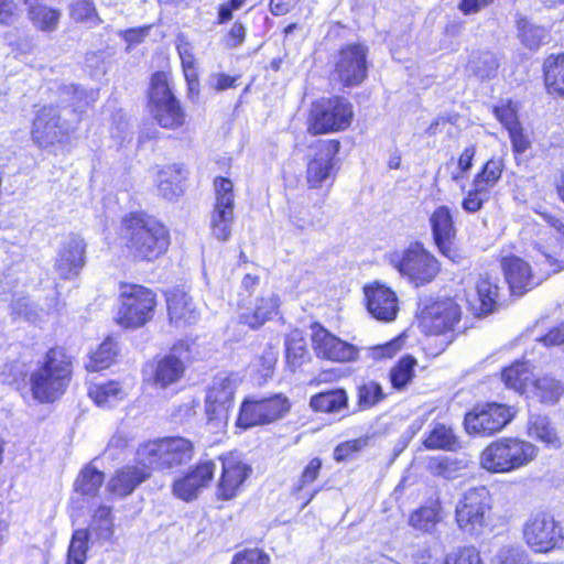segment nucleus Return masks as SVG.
Masks as SVG:
<instances>
[{
    "label": "nucleus",
    "mask_w": 564,
    "mask_h": 564,
    "mask_svg": "<svg viewBox=\"0 0 564 564\" xmlns=\"http://www.w3.org/2000/svg\"><path fill=\"white\" fill-rule=\"evenodd\" d=\"M120 238L129 254L137 260L152 261L169 247V231L155 218L145 214L131 213L122 218Z\"/></svg>",
    "instance_id": "f257e3e1"
},
{
    "label": "nucleus",
    "mask_w": 564,
    "mask_h": 564,
    "mask_svg": "<svg viewBox=\"0 0 564 564\" xmlns=\"http://www.w3.org/2000/svg\"><path fill=\"white\" fill-rule=\"evenodd\" d=\"M539 448L531 442L518 437H500L491 442L481 452V468L492 474H507L532 463Z\"/></svg>",
    "instance_id": "f03ea898"
},
{
    "label": "nucleus",
    "mask_w": 564,
    "mask_h": 564,
    "mask_svg": "<svg viewBox=\"0 0 564 564\" xmlns=\"http://www.w3.org/2000/svg\"><path fill=\"white\" fill-rule=\"evenodd\" d=\"M70 375V361L62 349H51L43 365L32 373L31 386L35 399L52 402L65 391Z\"/></svg>",
    "instance_id": "7ed1b4c3"
},
{
    "label": "nucleus",
    "mask_w": 564,
    "mask_h": 564,
    "mask_svg": "<svg viewBox=\"0 0 564 564\" xmlns=\"http://www.w3.org/2000/svg\"><path fill=\"white\" fill-rule=\"evenodd\" d=\"M388 260L402 276L416 286L432 282L441 270L437 259L420 242L392 251L388 254Z\"/></svg>",
    "instance_id": "20e7f679"
},
{
    "label": "nucleus",
    "mask_w": 564,
    "mask_h": 564,
    "mask_svg": "<svg viewBox=\"0 0 564 564\" xmlns=\"http://www.w3.org/2000/svg\"><path fill=\"white\" fill-rule=\"evenodd\" d=\"M352 117V105L345 97L321 98L312 104L307 129L313 135L343 131L350 126Z\"/></svg>",
    "instance_id": "39448f33"
},
{
    "label": "nucleus",
    "mask_w": 564,
    "mask_h": 564,
    "mask_svg": "<svg viewBox=\"0 0 564 564\" xmlns=\"http://www.w3.org/2000/svg\"><path fill=\"white\" fill-rule=\"evenodd\" d=\"M237 384L238 378L234 375L219 373L214 377L205 400L206 424L212 433L226 430Z\"/></svg>",
    "instance_id": "423d86ee"
},
{
    "label": "nucleus",
    "mask_w": 564,
    "mask_h": 564,
    "mask_svg": "<svg viewBox=\"0 0 564 564\" xmlns=\"http://www.w3.org/2000/svg\"><path fill=\"white\" fill-rule=\"evenodd\" d=\"M156 306L155 294L137 284L122 285L117 322L126 328H137L148 323Z\"/></svg>",
    "instance_id": "0eeeda50"
},
{
    "label": "nucleus",
    "mask_w": 564,
    "mask_h": 564,
    "mask_svg": "<svg viewBox=\"0 0 564 564\" xmlns=\"http://www.w3.org/2000/svg\"><path fill=\"white\" fill-rule=\"evenodd\" d=\"M149 108L156 122L164 129H177L185 122V113L172 94L165 73L152 76Z\"/></svg>",
    "instance_id": "6e6552de"
},
{
    "label": "nucleus",
    "mask_w": 564,
    "mask_h": 564,
    "mask_svg": "<svg viewBox=\"0 0 564 564\" xmlns=\"http://www.w3.org/2000/svg\"><path fill=\"white\" fill-rule=\"evenodd\" d=\"M491 509V496L484 487H475L464 492L455 508L457 525L469 534L479 533L486 525V518Z\"/></svg>",
    "instance_id": "1a4fd4ad"
},
{
    "label": "nucleus",
    "mask_w": 564,
    "mask_h": 564,
    "mask_svg": "<svg viewBox=\"0 0 564 564\" xmlns=\"http://www.w3.org/2000/svg\"><path fill=\"white\" fill-rule=\"evenodd\" d=\"M368 48L362 44H348L334 56L333 80L340 86L357 87L367 78Z\"/></svg>",
    "instance_id": "9d476101"
},
{
    "label": "nucleus",
    "mask_w": 564,
    "mask_h": 564,
    "mask_svg": "<svg viewBox=\"0 0 564 564\" xmlns=\"http://www.w3.org/2000/svg\"><path fill=\"white\" fill-rule=\"evenodd\" d=\"M215 203L210 214V231L219 241H227L231 236L235 220L234 184L226 177L214 181Z\"/></svg>",
    "instance_id": "9b49d317"
},
{
    "label": "nucleus",
    "mask_w": 564,
    "mask_h": 564,
    "mask_svg": "<svg viewBox=\"0 0 564 564\" xmlns=\"http://www.w3.org/2000/svg\"><path fill=\"white\" fill-rule=\"evenodd\" d=\"M291 409L289 399L274 394L260 400H246L241 404L237 425L242 429L269 424L284 417Z\"/></svg>",
    "instance_id": "f8f14e48"
},
{
    "label": "nucleus",
    "mask_w": 564,
    "mask_h": 564,
    "mask_svg": "<svg viewBox=\"0 0 564 564\" xmlns=\"http://www.w3.org/2000/svg\"><path fill=\"white\" fill-rule=\"evenodd\" d=\"M523 538L534 552L546 553L563 541V533L562 528L551 514L539 512L525 522Z\"/></svg>",
    "instance_id": "ddd939ff"
},
{
    "label": "nucleus",
    "mask_w": 564,
    "mask_h": 564,
    "mask_svg": "<svg viewBox=\"0 0 564 564\" xmlns=\"http://www.w3.org/2000/svg\"><path fill=\"white\" fill-rule=\"evenodd\" d=\"M70 129L67 120L62 119L57 107L44 106L33 120L32 138L39 147L47 149L64 142Z\"/></svg>",
    "instance_id": "4468645a"
},
{
    "label": "nucleus",
    "mask_w": 564,
    "mask_h": 564,
    "mask_svg": "<svg viewBox=\"0 0 564 564\" xmlns=\"http://www.w3.org/2000/svg\"><path fill=\"white\" fill-rule=\"evenodd\" d=\"M514 415L516 410L511 406L488 403L477 406L465 416V429L469 434L491 435L501 431Z\"/></svg>",
    "instance_id": "2eb2a0df"
},
{
    "label": "nucleus",
    "mask_w": 564,
    "mask_h": 564,
    "mask_svg": "<svg viewBox=\"0 0 564 564\" xmlns=\"http://www.w3.org/2000/svg\"><path fill=\"white\" fill-rule=\"evenodd\" d=\"M312 347L318 358L335 362H352L359 357V348L341 340L323 326H312Z\"/></svg>",
    "instance_id": "dca6fc26"
},
{
    "label": "nucleus",
    "mask_w": 564,
    "mask_h": 564,
    "mask_svg": "<svg viewBox=\"0 0 564 564\" xmlns=\"http://www.w3.org/2000/svg\"><path fill=\"white\" fill-rule=\"evenodd\" d=\"M219 460L221 462V474L217 484L216 496L220 500H230L238 495L252 469L236 452L221 455Z\"/></svg>",
    "instance_id": "f3484780"
},
{
    "label": "nucleus",
    "mask_w": 564,
    "mask_h": 564,
    "mask_svg": "<svg viewBox=\"0 0 564 564\" xmlns=\"http://www.w3.org/2000/svg\"><path fill=\"white\" fill-rule=\"evenodd\" d=\"M460 318V308L452 299H442L425 304L420 322L427 334L440 335L452 330Z\"/></svg>",
    "instance_id": "a211bd4d"
},
{
    "label": "nucleus",
    "mask_w": 564,
    "mask_h": 564,
    "mask_svg": "<svg viewBox=\"0 0 564 564\" xmlns=\"http://www.w3.org/2000/svg\"><path fill=\"white\" fill-rule=\"evenodd\" d=\"M339 142L327 140L319 142L313 158L308 161L306 180L312 188L321 187L334 175V160L339 151Z\"/></svg>",
    "instance_id": "6ab92c4d"
},
{
    "label": "nucleus",
    "mask_w": 564,
    "mask_h": 564,
    "mask_svg": "<svg viewBox=\"0 0 564 564\" xmlns=\"http://www.w3.org/2000/svg\"><path fill=\"white\" fill-rule=\"evenodd\" d=\"M368 312L378 321L391 322L399 312V300L393 290L375 282L364 288Z\"/></svg>",
    "instance_id": "aec40b11"
},
{
    "label": "nucleus",
    "mask_w": 564,
    "mask_h": 564,
    "mask_svg": "<svg viewBox=\"0 0 564 564\" xmlns=\"http://www.w3.org/2000/svg\"><path fill=\"white\" fill-rule=\"evenodd\" d=\"M85 240L77 235L68 237L64 241L55 261L54 269L56 274L64 280L77 276L85 265Z\"/></svg>",
    "instance_id": "412c9836"
},
{
    "label": "nucleus",
    "mask_w": 564,
    "mask_h": 564,
    "mask_svg": "<svg viewBox=\"0 0 564 564\" xmlns=\"http://www.w3.org/2000/svg\"><path fill=\"white\" fill-rule=\"evenodd\" d=\"M216 464L213 460L200 462L184 477L173 484V494L184 500L191 501L198 497L214 478Z\"/></svg>",
    "instance_id": "4be33fe9"
},
{
    "label": "nucleus",
    "mask_w": 564,
    "mask_h": 564,
    "mask_svg": "<svg viewBox=\"0 0 564 564\" xmlns=\"http://www.w3.org/2000/svg\"><path fill=\"white\" fill-rule=\"evenodd\" d=\"M187 351L184 344L175 345L170 355L161 358L154 366L152 383L155 388L166 389L178 382L185 372V365L182 359V350Z\"/></svg>",
    "instance_id": "5701e85b"
},
{
    "label": "nucleus",
    "mask_w": 564,
    "mask_h": 564,
    "mask_svg": "<svg viewBox=\"0 0 564 564\" xmlns=\"http://www.w3.org/2000/svg\"><path fill=\"white\" fill-rule=\"evenodd\" d=\"M167 311L175 327H185L197 323L199 311L193 299L182 290H173L167 296Z\"/></svg>",
    "instance_id": "b1692460"
},
{
    "label": "nucleus",
    "mask_w": 564,
    "mask_h": 564,
    "mask_svg": "<svg viewBox=\"0 0 564 564\" xmlns=\"http://www.w3.org/2000/svg\"><path fill=\"white\" fill-rule=\"evenodd\" d=\"M432 234L438 250L446 257H451L452 243L456 236L453 216L448 207H437L430 217Z\"/></svg>",
    "instance_id": "393cba45"
},
{
    "label": "nucleus",
    "mask_w": 564,
    "mask_h": 564,
    "mask_svg": "<svg viewBox=\"0 0 564 564\" xmlns=\"http://www.w3.org/2000/svg\"><path fill=\"white\" fill-rule=\"evenodd\" d=\"M502 269L513 294L522 295L538 284L534 282L529 263L518 257L505 258Z\"/></svg>",
    "instance_id": "a878e982"
},
{
    "label": "nucleus",
    "mask_w": 564,
    "mask_h": 564,
    "mask_svg": "<svg viewBox=\"0 0 564 564\" xmlns=\"http://www.w3.org/2000/svg\"><path fill=\"white\" fill-rule=\"evenodd\" d=\"M150 478V471L137 465H127L118 469L108 482V489L117 496L126 497Z\"/></svg>",
    "instance_id": "bb28decb"
},
{
    "label": "nucleus",
    "mask_w": 564,
    "mask_h": 564,
    "mask_svg": "<svg viewBox=\"0 0 564 564\" xmlns=\"http://www.w3.org/2000/svg\"><path fill=\"white\" fill-rule=\"evenodd\" d=\"M280 297L275 293H269L258 297L251 311L240 315L241 322L251 328H259L279 314Z\"/></svg>",
    "instance_id": "cd10ccee"
},
{
    "label": "nucleus",
    "mask_w": 564,
    "mask_h": 564,
    "mask_svg": "<svg viewBox=\"0 0 564 564\" xmlns=\"http://www.w3.org/2000/svg\"><path fill=\"white\" fill-rule=\"evenodd\" d=\"M563 392L564 387L558 380L550 376H543L532 379L525 395L543 404H554L560 400Z\"/></svg>",
    "instance_id": "c85d7f7f"
},
{
    "label": "nucleus",
    "mask_w": 564,
    "mask_h": 564,
    "mask_svg": "<svg viewBox=\"0 0 564 564\" xmlns=\"http://www.w3.org/2000/svg\"><path fill=\"white\" fill-rule=\"evenodd\" d=\"M161 440L166 468L186 464L193 458L194 446L189 440L184 437H164Z\"/></svg>",
    "instance_id": "c756f323"
},
{
    "label": "nucleus",
    "mask_w": 564,
    "mask_h": 564,
    "mask_svg": "<svg viewBox=\"0 0 564 564\" xmlns=\"http://www.w3.org/2000/svg\"><path fill=\"white\" fill-rule=\"evenodd\" d=\"M527 430L530 437L544 443L549 447L560 448L562 446L556 429L545 415L530 414Z\"/></svg>",
    "instance_id": "7c9ffc66"
},
{
    "label": "nucleus",
    "mask_w": 564,
    "mask_h": 564,
    "mask_svg": "<svg viewBox=\"0 0 564 564\" xmlns=\"http://www.w3.org/2000/svg\"><path fill=\"white\" fill-rule=\"evenodd\" d=\"M88 395L98 406L111 408L122 401L127 393L120 382L110 380L91 383L88 388Z\"/></svg>",
    "instance_id": "2f4dec72"
},
{
    "label": "nucleus",
    "mask_w": 564,
    "mask_h": 564,
    "mask_svg": "<svg viewBox=\"0 0 564 564\" xmlns=\"http://www.w3.org/2000/svg\"><path fill=\"white\" fill-rule=\"evenodd\" d=\"M185 178L183 167L181 165H169L158 173V188L161 195L173 200L183 193L182 183Z\"/></svg>",
    "instance_id": "473e14b6"
},
{
    "label": "nucleus",
    "mask_w": 564,
    "mask_h": 564,
    "mask_svg": "<svg viewBox=\"0 0 564 564\" xmlns=\"http://www.w3.org/2000/svg\"><path fill=\"white\" fill-rule=\"evenodd\" d=\"M163 453L161 438L148 441L138 447L135 453V463L142 469H148L150 475L153 470L166 469Z\"/></svg>",
    "instance_id": "72a5a7b5"
},
{
    "label": "nucleus",
    "mask_w": 564,
    "mask_h": 564,
    "mask_svg": "<svg viewBox=\"0 0 564 564\" xmlns=\"http://www.w3.org/2000/svg\"><path fill=\"white\" fill-rule=\"evenodd\" d=\"M176 50L182 62L183 73L188 86V93L192 97L197 96L198 73L192 45L185 40L184 36H178L176 41Z\"/></svg>",
    "instance_id": "f704fd0d"
},
{
    "label": "nucleus",
    "mask_w": 564,
    "mask_h": 564,
    "mask_svg": "<svg viewBox=\"0 0 564 564\" xmlns=\"http://www.w3.org/2000/svg\"><path fill=\"white\" fill-rule=\"evenodd\" d=\"M310 405L317 412L339 413L341 410L347 409L348 397L343 389L329 390L313 395Z\"/></svg>",
    "instance_id": "c9c22d12"
},
{
    "label": "nucleus",
    "mask_w": 564,
    "mask_h": 564,
    "mask_svg": "<svg viewBox=\"0 0 564 564\" xmlns=\"http://www.w3.org/2000/svg\"><path fill=\"white\" fill-rule=\"evenodd\" d=\"M441 511L440 502L432 501L430 505L413 511L410 514L409 524L415 530L432 532L442 519Z\"/></svg>",
    "instance_id": "e433bc0d"
},
{
    "label": "nucleus",
    "mask_w": 564,
    "mask_h": 564,
    "mask_svg": "<svg viewBox=\"0 0 564 564\" xmlns=\"http://www.w3.org/2000/svg\"><path fill=\"white\" fill-rule=\"evenodd\" d=\"M544 79L550 94L564 96V54L545 59Z\"/></svg>",
    "instance_id": "4c0bfd02"
},
{
    "label": "nucleus",
    "mask_w": 564,
    "mask_h": 564,
    "mask_svg": "<svg viewBox=\"0 0 564 564\" xmlns=\"http://www.w3.org/2000/svg\"><path fill=\"white\" fill-rule=\"evenodd\" d=\"M423 444L427 449L455 451L459 447L458 437L454 434L452 427L442 423L433 424Z\"/></svg>",
    "instance_id": "58836bf2"
},
{
    "label": "nucleus",
    "mask_w": 564,
    "mask_h": 564,
    "mask_svg": "<svg viewBox=\"0 0 564 564\" xmlns=\"http://www.w3.org/2000/svg\"><path fill=\"white\" fill-rule=\"evenodd\" d=\"M476 294L479 302V312L489 314L494 312L499 296V286L490 275H481L476 284Z\"/></svg>",
    "instance_id": "ea45409f"
},
{
    "label": "nucleus",
    "mask_w": 564,
    "mask_h": 564,
    "mask_svg": "<svg viewBox=\"0 0 564 564\" xmlns=\"http://www.w3.org/2000/svg\"><path fill=\"white\" fill-rule=\"evenodd\" d=\"M502 171L503 163L501 159L492 158L488 160L475 175L473 186L480 187L490 194L491 188H494L501 178Z\"/></svg>",
    "instance_id": "a19ab883"
},
{
    "label": "nucleus",
    "mask_w": 564,
    "mask_h": 564,
    "mask_svg": "<svg viewBox=\"0 0 564 564\" xmlns=\"http://www.w3.org/2000/svg\"><path fill=\"white\" fill-rule=\"evenodd\" d=\"M502 381L505 384L521 394H525L530 382L532 381V375L525 362H516L502 371Z\"/></svg>",
    "instance_id": "79ce46f5"
},
{
    "label": "nucleus",
    "mask_w": 564,
    "mask_h": 564,
    "mask_svg": "<svg viewBox=\"0 0 564 564\" xmlns=\"http://www.w3.org/2000/svg\"><path fill=\"white\" fill-rule=\"evenodd\" d=\"M117 352V343L112 338L105 339L97 350L90 355L89 361L86 364V369L89 371H99L108 368L115 360Z\"/></svg>",
    "instance_id": "37998d69"
},
{
    "label": "nucleus",
    "mask_w": 564,
    "mask_h": 564,
    "mask_svg": "<svg viewBox=\"0 0 564 564\" xmlns=\"http://www.w3.org/2000/svg\"><path fill=\"white\" fill-rule=\"evenodd\" d=\"M102 482L104 474L89 464L79 473L74 486L76 492L86 496H95Z\"/></svg>",
    "instance_id": "c03bdc74"
},
{
    "label": "nucleus",
    "mask_w": 564,
    "mask_h": 564,
    "mask_svg": "<svg viewBox=\"0 0 564 564\" xmlns=\"http://www.w3.org/2000/svg\"><path fill=\"white\" fill-rule=\"evenodd\" d=\"M417 361L414 357L406 355L390 370V381L394 389L403 390L414 377V367Z\"/></svg>",
    "instance_id": "a18cd8bd"
},
{
    "label": "nucleus",
    "mask_w": 564,
    "mask_h": 564,
    "mask_svg": "<svg viewBox=\"0 0 564 564\" xmlns=\"http://www.w3.org/2000/svg\"><path fill=\"white\" fill-rule=\"evenodd\" d=\"M29 17L33 24L42 31H54L61 18L58 10L36 4L30 8Z\"/></svg>",
    "instance_id": "49530a36"
},
{
    "label": "nucleus",
    "mask_w": 564,
    "mask_h": 564,
    "mask_svg": "<svg viewBox=\"0 0 564 564\" xmlns=\"http://www.w3.org/2000/svg\"><path fill=\"white\" fill-rule=\"evenodd\" d=\"M498 59L490 52L474 54L468 63V69L480 79L490 78L497 73Z\"/></svg>",
    "instance_id": "de8ad7c7"
},
{
    "label": "nucleus",
    "mask_w": 564,
    "mask_h": 564,
    "mask_svg": "<svg viewBox=\"0 0 564 564\" xmlns=\"http://www.w3.org/2000/svg\"><path fill=\"white\" fill-rule=\"evenodd\" d=\"M90 532L98 541H108L113 534L111 510L108 507H99L90 523Z\"/></svg>",
    "instance_id": "09e8293b"
},
{
    "label": "nucleus",
    "mask_w": 564,
    "mask_h": 564,
    "mask_svg": "<svg viewBox=\"0 0 564 564\" xmlns=\"http://www.w3.org/2000/svg\"><path fill=\"white\" fill-rule=\"evenodd\" d=\"M89 531L76 530L69 543L66 564H85L87 560Z\"/></svg>",
    "instance_id": "8fccbe9b"
},
{
    "label": "nucleus",
    "mask_w": 564,
    "mask_h": 564,
    "mask_svg": "<svg viewBox=\"0 0 564 564\" xmlns=\"http://www.w3.org/2000/svg\"><path fill=\"white\" fill-rule=\"evenodd\" d=\"M70 15L75 21L87 23L89 26H96L101 22L93 0H73Z\"/></svg>",
    "instance_id": "3c124183"
},
{
    "label": "nucleus",
    "mask_w": 564,
    "mask_h": 564,
    "mask_svg": "<svg viewBox=\"0 0 564 564\" xmlns=\"http://www.w3.org/2000/svg\"><path fill=\"white\" fill-rule=\"evenodd\" d=\"M491 564H529V558L522 547L507 545L495 554Z\"/></svg>",
    "instance_id": "603ef678"
},
{
    "label": "nucleus",
    "mask_w": 564,
    "mask_h": 564,
    "mask_svg": "<svg viewBox=\"0 0 564 564\" xmlns=\"http://www.w3.org/2000/svg\"><path fill=\"white\" fill-rule=\"evenodd\" d=\"M384 398L381 386L376 381H368L359 387L358 400L362 408H370Z\"/></svg>",
    "instance_id": "864d4df0"
},
{
    "label": "nucleus",
    "mask_w": 564,
    "mask_h": 564,
    "mask_svg": "<svg viewBox=\"0 0 564 564\" xmlns=\"http://www.w3.org/2000/svg\"><path fill=\"white\" fill-rule=\"evenodd\" d=\"M430 469L436 476H441L445 479H455L459 476L462 466L456 459L443 457L432 460L430 463Z\"/></svg>",
    "instance_id": "5fc2aeb1"
},
{
    "label": "nucleus",
    "mask_w": 564,
    "mask_h": 564,
    "mask_svg": "<svg viewBox=\"0 0 564 564\" xmlns=\"http://www.w3.org/2000/svg\"><path fill=\"white\" fill-rule=\"evenodd\" d=\"M444 564H484L478 550L465 546L446 554Z\"/></svg>",
    "instance_id": "6e6d98bb"
},
{
    "label": "nucleus",
    "mask_w": 564,
    "mask_h": 564,
    "mask_svg": "<svg viewBox=\"0 0 564 564\" xmlns=\"http://www.w3.org/2000/svg\"><path fill=\"white\" fill-rule=\"evenodd\" d=\"M401 347L402 340L400 338H394L388 343L367 347L365 349L369 358H372L373 360H384L390 359L397 355L398 351L401 350Z\"/></svg>",
    "instance_id": "4d7b16f0"
},
{
    "label": "nucleus",
    "mask_w": 564,
    "mask_h": 564,
    "mask_svg": "<svg viewBox=\"0 0 564 564\" xmlns=\"http://www.w3.org/2000/svg\"><path fill=\"white\" fill-rule=\"evenodd\" d=\"M494 113L507 130L519 124L517 106L511 100H502L500 105L495 106Z\"/></svg>",
    "instance_id": "13d9d810"
},
{
    "label": "nucleus",
    "mask_w": 564,
    "mask_h": 564,
    "mask_svg": "<svg viewBox=\"0 0 564 564\" xmlns=\"http://www.w3.org/2000/svg\"><path fill=\"white\" fill-rule=\"evenodd\" d=\"M490 197V194L480 187H476L471 185V189L467 192V195L462 202V207L467 213H477L484 206V203L487 202Z\"/></svg>",
    "instance_id": "bf43d9fd"
},
{
    "label": "nucleus",
    "mask_w": 564,
    "mask_h": 564,
    "mask_svg": "<svg viewBox=\"0 0 564 564\" xmlns=\"http://www.w3.org/2000/svg\"><path fill=\"white\" fill-rule=\"evenodd\" d=\"M520 36L522 43L530 50L538 48L545 39V30L541 26L524 23L520 25Z\"/></svg>",
    "instance_id": "052dcab7"
},
{
    "label": "nucleus",
    "mask_w": 564,
    "mask_h": 564,
    "mask_svg": "<svg viewBox=\"0 0 564 564\" xmlns=\"http://www.w3.org/2000/svg\"><path fill=\"white\" fill-rule=\"evenodd\" d=\"M367 437H359L340 443L334 449V458L337 462L349 459L355 453H358L367 445Z\"/></svg>",
    "instance_id": "680f3d73"
},
{
    "label": "nucleus",
    "mask_w": 564,
    "mask_h": 564,
    "mask_svg": "<svg viewBox=\"0 0 564 564\" xmlns=\"http://www.w3.org/2000/svg\"><path fill=\"white\" fill-rule=\"evenodd\" d=\"M61 102L68 104L74 111H83L87 105L85 101V91L74 85L64 86L61 93Z\"/></svg>",
    "instance_id": "e2e57ef3"
},
{
    "label": "nucleus",
    "mask_w": 564,
    "mask_h": 564,
    "mask_svg": "<svg viewBox=\"0 0 564 564\" xmlns=\"http://www.w3.org/2000/svg\"><path fill=\"white\" fill-rule=\"evenodd\" d=\"M321 468L322 460L317 457L312 458L305 466L299 479V485L295 487V491H301L305 486L315 481L319 475Z\"/></svg>",
    "instance_id": "0e129e2a"
},
{
    "label": "nucleus",
    "mask_w": 564,
    "mask_h": 564,
    "mask_svg": "<svg viewBox=\"0 0 564 564\" xmlns=\"http://www.w3.org/2000/svg\"><path fill=\"white\" fill-rule=\"evenodd\" d=\"M306 352V348L301 341L288 343L286 362L292 371H295L302 365Z\"/></svg>",
    "instance_id": "69168bd1"
},
{
    "label": "nucleus",
    "mask_w": 564,
    "mask_h": 564,
    "mask_svg": "<svg viewBox=\"0 0 564 564\" xmlns=\"http://www.w3.org/2000/svg\"><path fill=\"white\" fill-rule=\"evenodd\" d=\"M508 132L514 153L522 154L530 148L531 141L528 138V135L523 133V130L520 124L510 128Z\"/></svg>",
    "instance_id": "338daca9"
},
{
    "label": "nucleus",
    "mask_w": 564,
    "mask_h": 564,
    "mask_svg": "<svg viewBox=\"0 0 564 564\" xmlns=\"http://www.w3.org/2000/svg\"><path fill=\"white\" fill-rule=\"evenodd\" d=\"M269 556L259 550H247L236 554L232 564H269Z\"/></svg>",
    "instance_id": "774afa93"
}]
</instances>
